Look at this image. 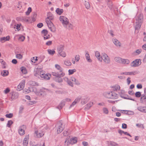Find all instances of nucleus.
<instances>
[{"instance_id":"obj_1","label":"nucleus","mask_w":146,"mask_h":146,"mask_svg":"<svg viewBox=\"0 0 146 146\" xmlns=\"http://www.w3.org/2000/svg\"><path fill=\"white\" fill-rule=\"evenodd\" d=\"M31 90L35 92L36 94L40 97H44L45 96L48 92V90L45 89L41 90L40 91H37L35 87L31 88Z\"/></svg>"},{"instance_id":"obj_2","label":"nucleus","mask_w":146,"mask_h":146,"mask_svg":"<svg viewBox=\"0 0 146 146\" xmlns=\"http://www.w3.org/2000/svg\"><path fill=\"white\" fill-rule=\"evenodd\" d=\"M143 16L142 14H140L138 16H137L135 22V30H138L140 29L141 25L143 22Z\"/></svg>"},{"instance_id":"obj_3","label":"nucleus","mask_w":146,"mask_h":146,"mask_svg":"<svg viewBox=\"0 0 146 146\" xmlns=\"http://www.w3.org/2000/svg\"><path fill=\"white\" fill-rule=\"evenodd\" d=\"M46 22L50 30L52 32H55L56 31V29L51 21L47 17L46 20Z\"/></svg>"},{"instance_id":"obj_4","label":"nucleus","mask_w":146,"mask_h":146,"mask_svg":"<svg viewBox=\"0 0 146 146\" xmlns=\"http://www.w3.org/2000/svg\"><path fill=\"white\" fill-rule=\"evenodd\" d=\"M101 61H100L102 62L103 60L105 64H109L110 62V60L109 56L105 53H103L102 54L101 56Z\"/></svg>"},{"instance_id":"obj_5","label":"nucleus","mask_w":146,"mask_h":146,"mask_svg":"<svg viewBox=\"0 0 146 146\" xmlns=\"http://www.w3.org/2000/svg\"><path fill=\"white\" fill-rule=\"evenodd\" d=\"M57 133L59 134L64 129V126L61 122H58L56 126Z\"/></svg>"},{"instance_id":"obj_6","label":"nucleus","mask_w":146,"mask_h":146,"mask_svg":"<svg viewBox=\"0 0 146 146\" xmlns=\"http://www.w3.org/2000/svg\"><path fill=\"white\" fill-rule=\"evenodd\" d=\"M59 19L64 27H66L69 23L68 19L66 17L61 16L60 17Z\"/></svg>"},{"instance_id":"obj_7","label":"nucleus","mask_w":146,"mask_h":146,"mask_svg":"<svg viewBox=\"0 0 146 146\" xmlns=\"http://www.w3.org/2000/svg\"><path fill=\"white\" fill-rule=\"evenodd\" d=\"M35 133L36 137L38 138L42 137L44 134V131L41 129L35 131Z\"/></svg>"},{"instance_id":"obj_8","label":"nucleus","mask_w":146,"mask_h":146,"mask_svg":"<svg viewBox=\"0 0 146 146\" xmlns=\"http://www.w3.org/2000/svg\"><path fill=\"white\" fill-rule=\"evenodd\" d=\"M140 61H141V60L140 59L135 60L131 63V66L133 67H135L139 66L141 64V63H140L139 64Z\"/></svg>"},{"instance_id":"obj_9","label":"nucleus","mask_w":146,"mask_h":146,"mask_svg":"<svg viewBox=\"0 0 146 146\" xmlns=\"http://www.w3.org/2000/svg\"><path fill=\"white\" fill-rule=\"evenodd\" d=\"M25 126L24 125H23L20 127L19 129V133L21 135H23L25 133V131L24 130Z\"/></svg>"},{"instance_id":"obj_10","label":"nucleus","mask_w":146,"mask_h":146,"mask_svg":"<svg viewBox=\"0 0 146 146\" xmlns=\"http://www.w3.org/2000/svg\"><path fill=\"white\" fill-rule=\"evenodd\" d=\"M42 33L44 36V40H46L49 38H50V35L48 34V32L47 30L44 29L42 31Z\"/></svg>"},{"instance_id":"obj_11","label":"nucleus","mask_w":146,"mask_h":146,"mask_svg":"<svg viewBox=\"0 0 146 146\" xmlns=\"http://www.w3.org/2000/svg\"><path fill=\"white\" fill-rule=\"evenodd\" d=\"M29 135L25 136L24 138L23 142V146H27L28 144L29 139Z\"/></svg>"},{"instance_id":"obj_12","label":"nucleus","mask_w":146,"mask_h":146,"mask_svg":"<svg viewBox=\"0 0 146 146\" xmlns=\"http://www.w3.org/2000/svg\"><path fill=\"white\" fill-rule=\"evenodd\" d=\"M52 74L53 76L57 77H61L63 76L64 75V74L63 72L60 73L59 72H52Z\"/></svg>"},{"instance_id":"obj_13","label":"nucleus","mask_w":146,"mask_h":146,"mask_svg":"<svg viewBox=\"0 0 146 146\" xmlns=\"http://www.w3.org/2000/svg\"><path fill=\"white\" fill-rule=\"evenodd\" d=\"M81 97L80 96H79L77 97L75 100L70 105V107L74 106L78 102L81 100Z\"/></svg>"},{"instance_id":"obj_14","label":"nucleus","mask_w":146,"mask_h":146,"mask_svg":"<svg viewBox=\"0 0 146 146\" xmlns=\"http://www.w3.org/2000/svg\"><path fill=\"white\" fill-rule=\"evenodd\" d=\"M25 85V81L23 80L18 86V88L19 91L22 90L24 88Z\"/></svg>"},{"instance_id":"obj_15","label":"nucleus","mask_w":146,"mask_h":146,"mask_svg":"<svg viewBox=\"0 0 146 146\" xmlns=\"http://www.w3.org/2000/svg\"><path fill=\"white\" fill-rule=\"evenodd\" d=\"M113 42L114 44L117 47L119 48L121 46V43L117 39L115 38L113 39Z\"/></svg>"},{"instance_id":"obj_16","label":"nucleus","mask_w":146,"mask_h":146,"mask_svg":"<svg viewBox=\"0 0 146 146\" xmlns=\"http://www.w3.org/2000/svg\"><path fill=\"white\" fill-rule=\"evenodd\" d=\"M138 73L137 71H135L133 72H123L122 73L123 74L126 75H135L137 74H138Z\"/></svg>"},{"instance_id":"obj_17","label":"nucleus","mask_w":146,"mask_h":146,"mask_svg":"<svg viewBox=\"0 0 146 146\" xmlns=\"http://www.w3.org/2000/svg\"><path fill=\"white\" fill-rule=\"evenodd\" d=\"M95 56L98 60L99 61H101V56H100V52L98 51H97L95 52Z\"/></svg>"},{"instance_id":"obj_18","label":"nucleus","mask_w":146,"mask_h":146,"mask_svg":"<svg viewBox=\"0 0 146 146\" xmlns=\"http://www.w3.org/2000/svg\"><path fill=\"white\" fill-rule=\"evenodd\" d=\"M104 95L108 98L111 99L112 97L111 96V92H105L104 93Z\"/></svg>"},{"instance_id":"obj_19","label":"nucleus","mask_w":146,"mask_h":146,"mask_svg":"<svg viewBox=\"0 0 146 146\" xmlns=\"http://www.w3.org/2000/svg\"><path fill=\"white\" fill-rule=\"evenodd\" d=\"M64 64L67 66H70L72 65V63L70 60L66 59L64 61Z\"/></svg>"},{"instance_id":"obj_20","label":"nucleus","mask_w":146,"mask_h":146,"mask_svg":"<svg viewBox=\"0 0 146 146\" xmlns=\"http://www.w3.org/2000/svg\"><path fill=\"white\" fill-rule=\"evenodd\" d=\"M137 109L141 112L146 113V107H145L139 106L137 108Z\"/></svg>"},{"instance_id":"obj_21","label":"nucleus","mask_w":146,"mask_h":146,"mask_svg":"<svg viewBox=\"0 0 146 146\" xmlns=\"http://www.w3.org/2000/svg\"><path fill=\"white\" fill-rule=\"evenodd\" d=\"M85 56L86 60L88 62H92V61L90 58L89 54L88 51L86 52Z\"/></svg>"},{"instance_id":"obj_22","label":"nucleus","mask_w":146,"mask_h":146,"mask_svg":"<svg viewBox=\"0 0 146 146\" xmlns=\"http://www.w3.org/2000/svg\"><path fill=\"white\" fill-rule=\"evenodd\" d=\"M81 97V104H84L86 103L87 98L85 96Z\"/></svg>"},{"instance_id":"obj_23","label":"nucleus","mask_w":146,"mask_h":146,"mask_svg":"<svg viewBox=\"0 0 146 146\" xmlns=\"http://www.w3.org/2000/svg\"><path fill=\"white\" fill-rule=\"evenodd\" d=\"M70 140L71 144H73L76 143L78 139L76 137H74L70 139Z\"/></svg>"},{"instance_id":"obj_24","label":"nucleus","mask_w":146,"mask_h":146,"mask_svg":"<svg viewBox=\"0 0 146 146\" xmlns=\"http://www.w3.org/2000/svg\"><path fill=\"white\" fill-rule=\"evenodd\" d=\"M130 63V61L127 59H122L121 64H127Z\"/></svg>"},{"instance_id":"obj_25","label":"nucleus","mask_w":146,"mask_h":146,"mask_svg":"<svg viewBox=\"0 0 146 146\" xmlns=\"http://www.w3.org/2000/svg\"><path fill=\"white\" fill-rule=\"evenodd\" d=\"M70 80L75 83V84L79 85L80 84V83L78 80H77L74 77H71Z\"/></svg>"},{"instance_id":"obj_26","label":"nucleus","mask_w":146,"mask_h":146,"mask_svg":"<svg viewBox=\"0 0 146 146\" xmlns=\"http://www.w3.org/2000/svg\"><path fill=\"white\" fill-rule=\"evenodd\" d=\"M55 67L56 69H57V70L59 71V72L60 73H62V72H62V68L60 67V66L58 64H56L55 65Z\"/></svg>"},{"instance_id":"obj_27","label":"nucleus","mask_w":146,"mask_h":146,"mask_svg":"<svg viewBox=\"0 0 146 146\" xmlns=\"http://www.w3.org/2000/svg\"><path fill=\"white\" fill-rule=\"evenodd\" d=\"M64 46L63 45H60L57 48L58 52H60L63 51L64 50Z\"/></svg>"},{"instance_id":"obj_28","label":"nucleus","mask_w":146,"mask_h":146,"mask_svg":"<svg viewBox=\"0 0 146 146\" xmlns=\"http://www.w3.org/2000/svg\"><path fill=\"white\" fill-rule=\"evenodd\" d=\"M50 75L49 74H44L41 77L46 80H49L50 78Z\"/></svg>"},{"instance_id":"obj_29","label":"nucleus","mask_w":146,"mask_h":146,"mask_svg":"<svg viewBox=\"0 0 146 146\" xmlns=\"http://www.w3.org/2000/svg\"><path fill=\"white\" fill-rule=\"evenodd\" d=\"M122 59L120 57H116L114 58V60L115 62L121 64Z\"/></svg>"},{"instance_id":"obj_30","label":"nucleus","mask_w":146,"mask_h":146,"mask_svg":"<svg viewBox=\"0 0 146 146\" xmlns=\"http://www.w3.org/2000/svg\"><path fill=\"white\" fill-rule=\"evenodd\" d=\"M34 75L36 77L39 78L40 76V70L38 69H36L34 71Z\"/></svg>"},{"instance_id":"obj_31","label":"nucleus","mask_w":146,"mask_h":146,"mask_svg":"<svg viewBox=\"0 0 146 146\" xmlns=\"http://www.w3.org/2000/svg\"><path fill=\"white\" fill-rule=\"evenodd\" d=\"M63 9H60L59 8H58L56 9V13L59 15H61L63 12Z\"/></svg>"},{"instance_id":"obj_32","label":"nucleus","mask_w":146,"mask_h":146,"mask_svg":"<svg viewBox=\"0 0 146 146\" xmlns=\"http://www.w3.org/2000/svg\"><path fill=\"white\" fill-rule=\"evenodd\" d=\"M111 96L112 97L111 98L112 99H116L118 98L117 94L113 92H111Z\"/></svg>"},{"instance_id":"obj_33","label":"nucleus","mask_w":146,"mask_h":146,"mask_svg":"<svg viewBox=\"0 0 146 146\" xmlns=\"http://www.w3.org/2000/svg\"><path fill=\"white\" fill-rule=\"evenodd\" d=\"M58 53L60 56L64 58L66 56V52L63 51L58 52Z\"/></svg>"},{"instance_id":"obj_34","label":"nucleus","mask_w":146,"mask_h":146,"mask_svg":"<svg viewBox=\"0 0 146 146\" xmlns=\"http://www.w3.org/2000/svg\"><path fill=\"white\" fill-rule=\"evenodd\" d=\"M1 74L3 76H5L8 75L9 72L7 70H3L1 72Z\"/></svg>"},{"instance_id":"obj_35","label":"nucleus","mask_w":146,"mask_h":146,"mask_svg":"<svg viewBox=\"0 0 146 146\" xmlns=\"http://www.w3.org/2000/svg\"><path fill=\"white\" fill-rule=\"evenodd\" d=\"M54 80L56 82L58 83L61 82H62V80L60 77H57L54 78Z\"/></svg>"},{"instance_id":"obj_36","label":"nucleus","mask_w":146,"mask_h":146,"mask_svg":"<svg viewBox=\"0 0 146 146\" xmlns=\"http://www.w3.org/2000/svg\"><path fill=\"white\" fill-rule=\"evenodd\" d=\"M65 105V102H62L58 106L57 108L59 109H61Z\"/></svg>"},{"instance_id":"obj_37","label":"nucleus","mask_w":146,"mask_h":146,"mask_svg":"<svg viewBox=\"0 0 146 146\" xmlns=\"http://www.w3.org/2000/svg\"><path fill=\"white\" fill-rule=\"evenodd\" d=\"M113 90L114 91H117L119 90L120 89V86L118 85H116L112 87Z\"/></svg>"},{"instance_id":"obj_38","label":"nucleus","mask_w":146,"mask_h":146,"mask_svg":"<svg viewBox=\"0 0 146 146\" xmlns=\"http://www.w3.org/2000/svg\"><path fill=\"white\" fill-rule=\"evenodd\" d=\"M29 84L31 85L32 86H38V84L36 82L31 81H30L29 82Z\"/></svg>"},{"instance_id":"obj_39","label":"nucleus","mask_w":146,"mask_h":146,"mask_svg":"<svg viewBox=\"0 0 146 146\" xmlns=\"http://www.w3.org/2000/svg\"><path fill=\"white\" fill-rule=\"evenodd\" d=\"M65 27L68 29L69 30L72 29H73V25L71 23H69Z\"/></svg>"},{"instance_id":"obj_40","label":"nucleus","mask_w":146,"mask_h":146,"mask_svg":"<svg viewBox=\"0 0 146 146\" xmlns=\"http://www.w3.org/2000/svg\"><path fill=\"white\" fill-rule=\"evenodd\" d=\"M21 71H22V73L23 74H26L27 73V70L26 69V68L24 67H21Z\"/></svg>"},{"instance_id":"obj_41","label":"nucleus","mask_w":146,"mask_h":146,"mask_svg":"<svg viewBox=\"0 0 146 146\" xmlns=\"http://www.w3.org/2000/svg\"><path fill=\"white\" fill-rule=\"evenodd\" d=\"M0 62L2 64V66L3 68H6V63L2 59L0 60Z\"/></svg>"},{"instance_id":"obj_42","label":"nucleus","mask_w":146,"mask_h":146,"mask_svg":"<svg viewBox=\"0 0 146 146\" xmlns=\"http://www.w3.org/2000/svg\"><path fill=\"white\" fill-rule=\"evenodd\" d=\"M70 144H71L70 140H69L68 139H66L65 141V145L66 146H68Z\"/></svg>"},{"instance_id":"obj_43","label":"nucleus","mask_w":146,"mask_h":146,"mask_svg":"<svg viewBox=\"0 0 146 146\" xmlns=\"http://www.w3.org/2000/svg\"><path fill=\"white\" fill-rule=\"evenodd\" d=\"M119 94L120 95V96L122 98H123L125 99H129L131 100H132L133 101H134V100L133 99L129 98L128 96H126L124 97L123 96H122V94H121V92H119Z\"/></svg>"},{"instance_id":"obj_44","label":"nucleus","mask_w":146,"mask_h":146,"mask_svg":"<svg viewBox=\"0 0 146 146\" xmlns=\"http://www.w3.org/2000/svg\"><path fill=\"white\" fill-rule=\"evenodd\" d=\"M48 53L51 55H53L55 53V51L53 49H48Z\"/></svg>"},{"instance_id":"obj_45","label":"nucleus","mask_w":146,"mask_h":146,"mask_svg":"<svg viewBox=\"0 0 146 146\" xmlns=\"http://www.w3.org/2000/svg\"><path fill=\"white\" fill-rule=\"evenodd\" d=\"M93 105V103L92 102H90L86 104V108L87 109H89Z\"/></svg>"},{"instance_id":"obj_46","label":"nucleus","mask_w":146,"mask_h":146,"mask_svg":"<svg viewBox=\"0 0 146 146\" xmlns=\"http://www.w3.org/2000/svg\"><path fill=\"white\" fill-rule=\"evenodd\" d=\"M13 123V122L11 120L8 121L7 124V127H10L11 125Z\"/></svg>"},{"instance_id":"obj_47","label":"nucleus","mask_w":146,"mask_h":146,"mask_svg":"<svg viewBox=\"0 0 146 146\" xmlns=\"http://www.w3.org/2000/svg\"><path fill=\"white\" fill-rule=\"evenodd\" d=\"M20 19L23 22H27L29 21V20L27 19V18L25 17H21L20 18Z\"/></svg>"},{"instance_id":"obj_48","label":"nucleus","mask_w":146,"mask_h":146,"mask_svg":"<svg viewBox=\"0 0 146 146\" xmlns=\"http://www.w3.org/2000/svg\"><path fill=\"white\" fill-rule=\"evenodd\" d=\"M76 71V69H73L72 70H69L68 71V74L69 75L73 74L74 72H75Z\"/></svg>"},{"instance_id":"obj_49","label":"nucleus","mask_w":146,"mask_h":146,"mask_svg":"<svg viewBox=\"0 0 146 146\" xmlns=\"http://www.w3.org/2000/svg\"><path fill=\"white\" fill-rule=\"evenodd\" d=\"M23 57V55L20 54H17L16 55V57L19 59H21Z\"/></svg>"},{"instance_id":"obj_50","label":"nucleus","mask_w":146,"mask_h":146,"mask_svg":"<svg viewBox=\"0 0 146 146\" xmlns=\"http://www.w3.org/2000/svg\"><path fill=\"white\" fill-rule=\"evenodd\" d=\"M146 99V97L145 95H142L140 99V101L142 102H143Z\"/></svg>"},{"instance_id":"obj_51","label":"nucleus","mask_w":146,"mask_h":146,"mask_svg":"<svg viewBox=\"0 0 146 146\" xmlns=\"http://www.w3.org/2000/svg\"><path fill=\"white\" fill-rule=\"evenodd\" d=\"M103 113L106 114H108V109L106 108H104L103 109Z\"/></svg>"},{"instance_id":"obj_52","label":"nucleus","mask_w":146,"mask_h":146,"mask_svg":"<svg viewBox=\"0 0 146 146\" xmlns=\"http://www.w3.org/2000/svg\"><path fill=\"white\" fill-rule=\"evenodd\" d=\"M21 24H17L15 26L14 28L16 29L18 31H19L20 29Z\"/></svg>"},{"instance_id":"obj_53","label":"nucleus","mask_w":146,"mask_h":146,"mask_svg":"<svg viewBox=\"0 0 146 146\" xmlns=\"http://www.w3.org/2000/svg\"><path fill=\"white\" fill-rule=\"evenodd\" d=\"M36 14L34 13L32 17V19L33 21H34L36 20Z\"/></svg>"},{"instance_id":"obj_54","label":"nucleus","mask_w":146,"mask_h":146,"mask_svg":"<svg viewBox=\"0 0 146 146\" xmlns=\"http://www.w3.org/2000/svg\"><path fill=\"white\" fill-rule=\"evenodd\" d=\"M36 103V101H30L29 102H27V105H31L34 104Z\"/></svg>"},{"instance_id":"obj_55","label":"nucleus","mask_w":146,"mask_h":146,"mask_svg":"<svg viewBox=\"0 0 146 146\" xmlns=\"http://www.w3.org/2000/svg\"><path fill=\"white\" fill-rule=\"evenodd\" d=\"M136 126L138 127L141 128L143 129L144 128L143 125V124L137 123L136 124Z\"/></svg>"},{"instance_id":"obj_56","label":"nucleus","mask_w":146,"mask_h":146,"mask_svg":"<svg viewBox=\"0 0 146 146\" xmlns=\"http://www.w3.org/2000/svg\"><path fill=\"white\" fill-rule=\"evenodd\" d=\"M85 5L86 8L88 9L90 7V5L89 3L86 1H85Z\"/></svg>"},{"instance_id":"obj_57","label":"nucleus","mask_w":146,"mask_h":146,"mask_svg":"<svg viewBox=\"0 0 146 146\" xmlns=\"http://www.w3.org/2000/svg\"><path fill=\"white\" fill-rule=\"evenodd\" d=\"M13 116V114L12 113L7 114L5 115V116L7 118H11Z\"/></svg>"},{"instance_id":"obj_58","label":"nucleus","mask_w":146,"mask_h":146,"mask_svg":"<svg viewBox=\"0 0 146 146\" xmlns=\"http://www.w3.org/2000/svg\"><path fill=\"white\" fill-rule=\"evenodd\" d=\"M141 93L139 92H137L135 93V96L137 98H139L141 96Z\"/></svg>"},{"instance_id":"obj_59","label":"nucleus","mask_w":146,"mask_h":146,"mask_svg":"<svg viewBox=\"0 0 146 146\" xmlns=\"http://www.w3.org/2000/svg\"><path fill=\"white\" fill-rule=\"evenodd\" d=\"M31 7H29L28 8V10L26 12V14L27 15H29L30 13L31 12Z\"/></svg>"},{"instance_id":"obj_60","label":"nucleus","mask_w":146,"mask_h":146,"mask_svg":"<svg viewBox=\"0 0 146 146\" xmlns=\"http://www.w3.org/2000/svg\"><path fill=\"white\" fill-rule=\"evenodd\" d=\"M25 37L23 36H20L19 38V40L21 41H23L25 40Z\"/></svg>"},{"instance_id":"obj_61","label":"nucleus","mask_w":146,"mask_h":146,"mask_svg":"<svg viewBox=\"0 0 146 146\" xmlns=\"http://www.w3.org/2000/svg\"><path fill=\"white\" fill-rule=\"evenodd\" d=\"M24 107L23 106H21L19 108V113H21L24 109Z\"/></svg>"},{"instance_id":"obj_62","label":"nucleus","mask_w":146,"mask_h":146,"mask_svg":"<svg viewBox=\"0 0 146 146\" xmlns=\"http://www.w3.org/2000/svg\"><path fill=\"white\" fill-rule=\"evenodd\" d=\"M67 83L69 86L71 87H73L74 86L73 83L71 82V80H69Z\"/></svg>"},{"instance_id":"obj_63","label":"nucleus","mask_w":146,"mask_h":146,"mask_svg":"<svg viewBox=\"0 0 146 146\" xmlns=\"http://www.w3.org/2000/svg\"><path fill=\"white\" fill-rule=\"evenodd\" d=\"M110 145L111 146H118V145L117 143L114 142H111Z\"/></svg>"},{"instance_id":"obj_64","label":"nucleus","mask_w":146,"mask_h":146,"mask_svg":"<svg viewBox=\"0 0 146 146\" xmlns=\"http://www.w3.org/2000/svg\"><path fill=\"white\" fill-rule=\"evenodd\" d=\"M69 134V133L68 131L65 130L63 132V134L64 136H68Z\"/></svg>"}]
</instances>
